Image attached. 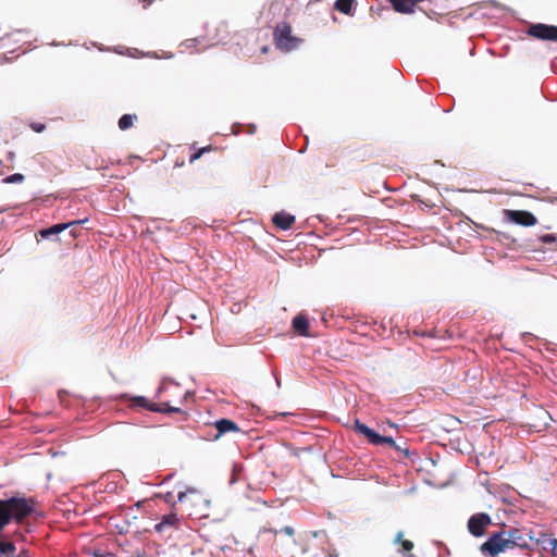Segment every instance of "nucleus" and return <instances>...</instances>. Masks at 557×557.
<instances>
[{
    "label": "nucleus",
    "instance_id": "nucleus-24",
    "mask_svg": "<svg viewBox=\"0 0 557 557\" xmlns=\"http://www.w3.org/2000/svg\"><path fill=\"white\" fill-rule=\"evenodd\" d=\"M548 550L555 554L557 549V539H549L547 542Z\"/></svg>",
    "mask_w": 557,
    "mask_h": 557
},
{
    "label": "nucleus",
    "instance_id": "nucleus-38",
    "mask_svg": "<svg viewBox=\"0 0 557 557\" xmlns=\"http://www.w3.org/2000/svg\"><path fill=\"white\" fill-rule=\"evenodd\" d=\"M388 424H389V426H392V428L396 426V425H395L394 423H392V422H388Z\"/></svg>",
    "mask_w": 557,
    "mask_h": 557
},
{
    "label": "nucleus",
    "instance_id": "nucleus-23",
    "mask_svg": "<svg viewBox=\"0 0 557 557\" xmlns=\"http://www.w3.org/2000/svg\"><path fill=\"white\" fill-rule=\"evenodd\" d=\"M30 128L36 133H41L46 129V125L42 123L34 122L30 124Z\"/></svg>",
    "mask_w": 557,
    "mask_h": 557
},
{
    "label": "nucleus",
    "instance_id": "nucleus-16",
    "mask_svg": "<svg viewBox=\"0 0 557 557\" xmlns=\"http://www.w3.org/2000/svg\"><path fill=\"white\" fill-rule=\"evenodd\" d=\"M354 0H336L334 3V9L338 12L349 15L352 11Z\"/></svg>",
    "mask_w": 557,
    "mask_h": 557
},
{
    "label": "nucleus",
    "instance_id": "nucleus-34",
    "mask_svg": "<svg viewBox=\"0 0 557 557\" xmlns=\"http://www.w3.org/2000/svg\"><path fill=\"white\" fill-rule=\"evenodd\" d=\"M116 529H117V531H119V533H120V534H124V533H126V532H127L126 527H119V525H116Z\"/></svg>",
    "mask_w": 557,
    "mask_h": 557
},
{
    "label": "nucleus",
    "instance_id": "nucleus-10",
    "mask_svg": "<svg viewBox=\"0 0 557 557\" xmlns=\"http://www.w3.org/2000/svg\"><path fill=\"white\" fill-rule=\"evenodd\" d=\"M356 432L363 435L368 442L372 445H380V441L382 440V435L379 434L375 430L371 429L367 424L362 423L360 420L356 419L354 423Z\"/></svg>",
    "mask_w": 557,
    "mask_h": 557
},
{
    "label": "nucleus",
    "instance_id": "nucleus-32",
    "mask_svg": "<svg viewBox=\"0 0 557 557\" xmlns=\"http://www.w3.org/2000/svg\"><path fill=\"white\" fill-rule=\"evenodd\" d=\"M282 531H283L285 534H287V535H293V534H294V529H293L292 527H288V525L284 527V528L282 529Z\"/></svg>",
    "mask_w": 557,
    "mask_h": 557
},
{
    "label": "nucleus",
    "instance_id": "nucleus-7",
    "mask_svg": "<svg viewBox=\"0 0 557 557\" xmlns=\"http://www.w3.org/2000/svg\"><path fill=\"white\" fill-rule=\"evenodd\" d=\"M504 215L508 222L521 226H533L537 222L536 216L525 210H505Z\"/></svg>",
    "mask_w": 557,
    "mask_h": 557
},
{
    "label": "nucleus",
    "instance_id": "nucleus-28",
    "mask_svg": "<svg viewBox=\"0 0 557 557\" xmlns=\"http://www.w3.org/2000/svg\"><path fill=\"white\" fill-rule=\"evenodd\" d=\"M243 127H244V125H243V124H240V123H234V124L232 125V132H233V134H234V135H238V134L242 132V128H243Z\"/></svg>",
    "mask_w": 557,
    "mask_h": 557
},
{
    "label": "nucleus",
    "instance_id": "nucleus-33",
    "mask_svg": "<svg viewBox=\"0 0 557 557\" xmlns=\"http://www.w3.org/2000/svg\"><path fill=\"white\" fill-rule=\"evenodd\" d=\"M186 496H187V492H180L177 494V502H180V503L184 502Z\"/></svg>",
    "mask_w": 557,
    "mask_h": 557
},
{
    "label": "nucleus",
    "instance_id": "nucleus-20",
    "mask_svg": "<svg viewBox=\"0 0 557 557\" xmlns=\"http://www.w3.org/2000/svg\"><path fill=\"white\" fill-rule=\"evenodd\" d=\"M210 147H203L198 149L196 152L191 153L189 157V163H194L198 160L205 152L209 151Z\"/></svg>",
    "mask_w": 557,
    "mask_h": 557
},
{
    "label": "nucleus",
    "instance_id": "nucleus-8",
    "mask_svg": "<svg viewBox=\"0 0 557 557\" xmlns=\"http://www.w3.org/2000/svg\"><path fill=\"white\" fill-rule=\"evenodd\" d=\"M119 398L128 404L129 408H143L149 411L159 410V405L151 403L145 396H136L128 393L121 394Z\"/></svg>",
    "mask_w": 557,
    "mask_h": 557
},
{
    "label": "nucleus",
    "instance_id": "nucleus-17",
    "mask_svg": "<svg viewBox=\"0 0 557 557\" xmlns=\"http://www.w3.org/2000/svg\"><path fill=\"white\" fill-rule=\"evenodd\" d=\"M137 119L136 114H123L119 120V128L121 131H126L133 126L134 121Z\"/></svg>",
    "mask_w": 557,
    "mask_h": 557
},
{
    "label": "nucleus",
    "instance_id": "nucleus-9",
    "mask_svg": "<svg viewBox=\"0 0 557 557\" xmlns=\"http://www.w3.org/2000/svg\"><path fill=\"white\" fill-rule=\"evenodd\" d=\"M87 221H88V219H82V220L71 221L69 223H58V224H54V225H52L50 227L41 228L39 231V235L44 239H51L53 236L59 235L60 233H62L63 231H65L70 226H72V225H79V224H83V223H85Z\"/></svg>",
    "mask_w": 557,
    "mask_h": 557
},
{
    "label": "nucleus",
    "instance_id": "nucleus-6",
    "mask_svg": "<svg viewBox=\"0 0 557 557\" xmlns=\"http://www.w3.org/2000/svg\"><path fill=\"white\" fill-rule=\"evenodd\" d=\"M527 34L540 40L557 42V26L544 23L532 24Z\"/></svg>",
    "mask_w": 557,
    "mask_h": 557
},
{
    "label": "nucleus",
    "instance_id": "nucleus-13",
    "mask_svg": "<svg viewBox=\"0 0 557 557\" xmlns=\"http://www.w3.org/2000/svg\"><path fill=\"white\" fill-rule=\"evenodd\" d=\"M547 533L543 531L534 532L533 539H531V546H533V552L537 550L539 555L542 554L541 550H548L547 542H548Z\"/></svg>",
    "mask_w": 557,
    "mask_h": 557
},
{
    "label": "nucleus",
    "instance_id": "nucleus-11",
    "mask_svg": "<svg viewBox=\"0 0 557 557\" xmlns=\"http://www.w3.org/2000/svg\"><path fill=\"white\" fill-rule=\"evenodd\" d=\"M295 222V215L286 212V211H278L276 213H274V215L272 216V223L283 230V231H287L292 227V225L294 224Z\"/></svg>",
    "mask_w": 557,
    "mask_h": 557
},
{
    "label": "nucleus",
    "instance_id": "nucleus-3",
    "mask_svg": "<svg viewBox=\"0 0 557 557\" xmlns=\"http://www.w3.org/2000/svg\"><path fill=\"white\" fill-rule=\"evenodd\" d=\"M273 37L276 48L285 52L296 49L301 42L300 38L292 34V26L286 22L276 25Z\"/></svg>",
    "mask_w": 557,
    "mask_h": 557
},
{
    "label": "nucleus",
    "instance_id": "nucleus-37",
    "mask_svg": "<svg viewBox=\"0 0 557 557\" xmlns=\"http://www.w3.org/2000/svg\"><path fill=\"white\" fill-rule=\"evenodd\" d=\"M542 413H543L544 416H546L547 418L552 419V418H550V416H549V413H548V411H543Z\"/></svg>",
    "mask_w": 557,
    "mask_h": 557
},
{
    "label": "nucleus",
    "instance_id": "nucleus-14",
    "mask_svg": "<svg viewBox=\"0 0 557 557\" xmlns=\"http://www.w3.org/2000/svg\"><path fill=\"white\" fill-rule=\"evenodd\" d=\"M292 326L299 335H309V321L304 314H297L292 321Z\"/></svg>",
    "mask_w": 557,
    "mask_h": 557
},
{
    "label": "nucleus",
    "instance_id": "nucleus-5",
    "mask_svg": "<svg viewBox=\"0 0 557 557\" xmlns=\"http://www.w3.org/2000/svg\"><path fill=\"white\" fill-rule=\"evenodd\" d=\"M492 523V519L486 512H479L472 515L468 519L467 528L471 535L481 537L485 534V529Z\"/></svg>",
    "mask_w": 557,
    "mask_h": 557
},
{
    "label": "nucleus",
    "instance_id": "nucleus-35",
    "mask_svg": "<svg viewBox=\"0 0 557 557\" xmlns=\"http://www.w3.org/2000/svg\"><path fill=\"white\" fill-rule=\"evenodd\" d=\"M173 499V494L171 492L166 493L165 495V502L171 503Z\"/></svg>",
    "mask_w": 557,
    "mask_h": 557
},
{
    "label": "nucleus",
    "instance_id": "nucleus-36",
    "mask_svg": "<svg viewBox=\"0 0 557 557\" xmlns=\"http://www.w3.org/2000/svg\"><path fill=\"white\" fill-rule=\"evenodd\" d=\"M394 448H395L396 450L403 451V448H401V447H400V445H398L397 443H396V447H394ZM404 453H405L406 455H409V450H408V449H405V450H404Z\"/></svg>",
    "mask_w": 557,
    "mask_h": 557
},
{
    "label": "nucleus",
    "instance_id": "nucleus-21",
    "mask_svg": "<svg viewBox=\"0 0 557 557\" xmlns=\"http://www.w3.org/2000/svg\"><path fill=\"white\" fill-rule=\"evenodd\" d=\"M540 240L544 244H552L556 242V236L554 234H544L540 237Z\"/></svg>",
    "mask_w": 557,
    "mask_h": 557
},
{
    "label": "nucleus",
    "instance_id": "nucleus-1",
    "mask_svg": "<svg viewBox=\"0 0 557 557\" xmlns=\"http://www.w3.org/2000/svg\"><path fill=\"white\" fill-rule=\"evenodd\" d=\"M35 502L24 496H12L0 499V530H3L11 521L21 522L35 510Z\"/></svg>",
    "mask_w": 557,
    "mask_h": 557
},
{
    "label": "nucleus",
    "instance_id": "nucleus-18",
    "mask_svg": "<svg viewBox=\"0 0 557 557\" xmlns=\"http://www.w3.org/2000/svg\"><path fill=\"white\" fill-rule=\"evenodd\" d=\"M152 412H161V413H178L182 412L180 407H173L169 403H163L159 405V410H152Z\"/></svg>",
    "mask_w": 557,
    "mask_h": 557
},
{
    "label": "nucleus",
    "instance_id": "nucleus-29",
    "mask_svg": "<svg viewBox=\"0 0 557 557\" xmlns=\"http://www.w3.org/2000/svg\"><path fill=\"white\" fill-rule=\"evenodd\" d=\"M198 41H199L198 38H191V39H187L183 45H185L187 48H191V47H196Z\"/></svg>",
    "mask_w": 557,
    "mask_h": 557
},
{
    "label": "nucleus",
    "instance_id": "nucleus-15",
    "mask_svg": "<svg viewBox=\"0 0 557 557\" xmlns=\"http://www.w3.org/2000/svg\"><path fill=\"white\" fill-rule=\"evenodd\" d=\"M178 522V518L175 513L164 515L160 522L154 525L157 532H162L166 528L174 527Z\"/></svg>",
    "mask_w": 557,
    "mask_h": 557
},
{
    "label": "nucleus",
    "instance_id": "nucleus-12",
    "mask_svg": "<svg viewBox=\"0 0 557 557\" xmlns=\"http://www.w3.org/2000/svg\"><path fill=\"white\" fill-rule=\"evenodd\" d=\"M214 426L218 431L215 438H219L220 436H222L223 434H226L228 432H239L238 425L234 421L226 419V418L216 420L214 422Z\"/></svg>",
    "mask_w": 557,
    "mask_h": 557
},
{
    "label": "nucleus",
    "instance_id": "nucleus-39",
    "mask_svg": "<svg viewBox=\"0 0 557 557\" xmlns=\"http://www.w3.org/2000/svg\"><path fill=\"white\" fill-rule=\"evenodd\" d=\"M406 557H416V556L412 554H408Z\"/></svg>",
    "mask_w": 557,
    "mask_h": 557
},
{
    "label": "nucleus",
    "instance_id": "nucleus-26",
    "mask_svg": "<svg viewBox=\"0 0 557 557\" xmlns=\"http://www.w3.org/2000/svg\"><path fill=\"white\" fill-rule=\"evenodd\" d=\"M404 532L403 531H398L395 535V539L393 541L394 544H400L404 542Z\"/></svg>",
    "mask_w": 557,
    "mask_h": 557
},
{
    "label": "nucleus",
    "instance_id": "nucleus-31",
    "mask_svg": "<svg viewBox=\"0 0 557 557\" xmlns=\"http://www.w3.org/2000/svg\"><path fill=\"white\" fill-rule=\"evenodd\" d=\"M311 534H312V536H313V537H315V539H317V537H320V536H326V533H325V531H323V530H321V531H312V532H311Z\"/></svg>",
    "mask_w": 557,
    "mask_h": 557
},
{
    "label": "nucleus",
    "instance_id": "nucleus-2",
    "mask_svg": "<svg viewBox=\"0 0 557 557\" xmlns=\"http://www.w3.org/2000/svg\"><path fill=\"white\" fill-rule=\"evenodd\" d=\"M508 547L510 548H520L524 552L525 557H533V546L529 542L533 539V530L527 531L525 529L519 528H509L505 530ZM537 557H544L543 554H540Z\"/></svg>",
    "mask_w": 557,
    "mask_h": 557
},
{
    "label": "nucleus",
    "instance_id": "nucleus-19",
    "mask_svg": "<svg viewBox=\"0 0 557 557\" xmlns=\"http://www.w3.org/2000/svg\"><path fill=\"white\" fill-rule=\"evenodd\" d=\"M24 175L21 174V173H14V174H11V175H8L5 176L2 182L5 183V184H16V183H22L24 182Z\"/></svg>",
    "mask_w": 557,
    "mask_h": 557
},
{
    "label": "nucleus",
    "instance_id": "nucleus-4",
    "mask_svg": "<svg viewBox=\"0 0 557 557\" xmlns=\"http://www.w3.org/2000/svg\"><path fill=\"white\" fill-rule=\"evenodd\" d=\"M508 547V541L505 530L495 532L488 536V539L480 546V550L483 554H490L491 556H497L504 553Z\"/></svg>",
    "mask_w": 557,
    "mask_h": 557
},
{
    "label": "nucleus",
    "instance_id": "nucleus-22",
    "mask_svg": "<svg viewBox=\"0 0 557 557\" xmlns=\"http://www.w3.org/2000/svg\"><path fill=\"white\" fill-rule=\"evenodd\" d=\"M387 444L392 447H396V442L392 436L382 435V440L380 441V445Z\"/></svg>",
    "mask_w": 557,
    "mask_h": 557
},
{
    "label": "nucleus",
    "instance_id": "nucleus-40",
    "mask_svg": "<svg viewBox=\"0 0 557 557\" xmlns=\"http://www.w3.org/2000/svg\"><path fill=\"white\" fill-rule=\"evenodd\" d=\"M4 210L0 209V214L3 212Z\"/></svg>",
    "mask_w": 557,
    "mask_h": 557
},
{
    "label": "nucleus",
    "instance_id": "nucleus-25",
    "mask_svg": "<svg viewBox=\"0 0 557 557\" xmlns=\"http://www.w3.org/2000/svg\"><path fill=\"white\" fill-rule=\"evenodd\" d=\"M413 548V543L409 540H405L401 543V549L406 552H410Z\"/></svg>",
    "mask_w": 557,
    "mask_h": 557
},
{
    "label": "nucleus",
    "instance_id": "nucleus-27",
    "mask_svg": "<svg viewBox=\"0 0 557 557\" xmlns=\"http://www.w3.org/2000/svg\"><path fill=\"white\" fill-rule=\"evenodd\" d=\"M164 391H165V380L162 381V383L156 391L154 398H159Z\"/></svg>",
    "mask_w": 557,
    "mask_h": 557
},
{
    "label": "nucleus",
    "instance_id": "nucleus-30",
    "mask_svg": "<svg viewBox=\"0 0 557 557\" xmlns=\"http://www.w3.org/2000/svg\"><path fill=\"white\" fill-rule=\"evenodd\" d=\"M246 127H247V133L250 135L255 134L257 131V126L252 123L248 124Z\"/></svg>",
    "mask_w": 557,
    "mask_h": 557
}]
</instances>
